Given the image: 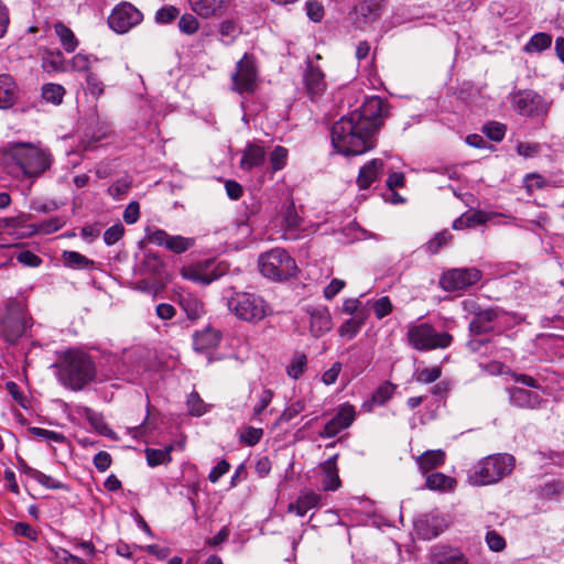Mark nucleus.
<instances>
[{
  "mask_svg": "<svg viewBox=\"0 0 564 564\" xmlns=\"http://www.w3.org/2000/svg\"><path fill=\"white\" fill-rule=\"evenodd\" d=\"M355 419L356 410L354 405L343 403L337 408L334 417L326 423L319 436L323 438L335 437L343 430L348 429L354 423Z\"/></svg>",
  "mask_w": 564,
  "mask_h": 564,
  "instance_id": "14",
  "label": "nucleus"
},
{
  "mask_svg": "<svg viewBox=\"0 0 564 564\" xmlns=\"http://www.w3.org/2000/svg\"><path fill=\"white\" fill-rule=\"evenodd\" d=\"M130 188V182L127 180H118L113 182L109 188L108 193L111 195L115 199H120L122 196H124Z\"/></svg>",
  "mask_w": 564,
  "mask_h": 564,
  "instance_id": "64",
  "label": "nucleus"
},
{
  "mask_svg": "<svg viewBox=\"0 0 564 564\" xmlns=\"http://www.w3.org/2000/svg\"><path fill=\"white\" fill-rule=\"evenodd\" d=\"M484 133L492 141H501L506 134V127L499 122H490L482 129Z\"/></svg>",
  "mask_w": 564,
  "mask_h": 564,
  "instance_id": "57",
  "label": "nucleus"
},
{
  "mask_svg": "<svg viewBox=\"0 0 564 564\" xmlns=\"http://www.w3.org/2000/svg\"><path fill=\"white\" fill-rule=\"evenodd\" d=\"M29 475L32 478H34L37 482H40L41 485L45 486L46 488L55 489V488H59L61 487V482L59 481H57L53 477L47 476L44 473L39 471L36 469L29 468Z\"/></svg>",
  "mask_w": 564,
  "mask_h": 564,
  "instance_id": "63",
  "label": "nucleus"
},
{
  "mask_svg": "<svg viewBox=\"0 0 564 564\" xmlns=\"http://www.w3.org/2000/svg\"><path fill=\"white\" fill-rule=\"evenodd\" d=\"M319 502V496L315 492L302 494L294 503L289 505V511L295 512L299 517H304L306 512L316 507Z\"/></svg>",
  "mask_w": 564,
  "mask_h": 564,
  "instance_id": "35",
  "label": "nucleus"
},
{
  "mask_svg": "<svg viewBox=\"0 0 564 564\" xmlns=\"http://www.w3.org/2000/svg\"><path fill=\"white\" fill-rule=\"evenodd\" d=\"M65 221L59 217H54L51 219L43 220L37 225H29L28 226V236L35 234L48 235L57 231L63 227Z\"/></svg>",
  "mask_w": 564,
  "mask_h": 564,
  "instance_id": "39",
  "label": "nucleus"
},
{
  "mask_svg": "<svg viewBox=\"0 0 564 564\" xmlns=\"http://www.w3.org/2000/svg\"><path fill=\"white\" fill-rule=\"evenodd\" d=\"M221 340V334L217 329L206 327L202 332H196L193 336V347L198 352H205L216 348Z\"/></svg>",
  "mask_w": 564,
  "mask_h": 564,
  "instance_id": "25",
  "label": "nucleus"
},
{
  "mask_svg": "<svg viewBox=\"0 0 564 564\" xmlns=\"http://www.w3.org/2000/svg\"><path fill=\"white\" fill-rule=\"evenodd\" d=\"M406 338L409 345L420 351L445 349L453 341V336L449 333L437 332L429 323L410 324Z\"/></svg>",
  "mask_w": 564,
  "mask_h": 564,
  "instance_id": "6",
  "label": "nucleus"
},
{
  "mask_svg": "<svg viewBox=\"0 0 564 564\" xmlns=\"http://www.w3.org/2000/svg\"><path fill=\"white\" fill-rule=\"evenodd\" d=\"M289 151L282 145H276L269 155L271 167L274 172L282 170L286 165Z\"/></svg>",
  "mask_w": 564,
  "mask_h": 564,
  "instance_id": "47",
  "label": "nucleus"
},
{
  "mask_svg": "<svg viewBox=\"0 0 564 564\" xmlns=\"http://www.w3.org/2000/svg\"><path fill=\"white\" fill-rule=\"evenodd\" d=\"M383 170L381 159H372L366 163L359 171L357 184L361 189H367L379 177Z\"/></svg>",
  "mask_w": 564,
  "mask_h": 564,
  "instance_id": "27",
  "label": "nucleus"
},
{
  "mask_svg": "<svg viewBox=\"0 0 564 564\" xmlns=\"http://www.w3.org/2000/svg\"><path fill=\"white\" fill-rule=\"evenodd\" d=\"M13 533L17 536H23L30 541H36L39 538L37 531L25 522H17L13 525Z\"/></svg>",
  "mask_w": 564,
  "mask_h": 564,
  "instance_id": "59",
  "label": "nucleus"
},
{
  "mask_svg": "<svg viewBox=\"0 0 564 564\" xmlns=\"http://www.w3.org/2000/svg\"><path fill=\"white\" fill-rule=\"evenodd\" d=\"M306 14L313 22L322 21L324 17V7L319 1L308 0L305 3Z\"/></svg>",
  "mask_w": 564,
  "mask_h": 564,
  "instance_id": "62",
  "label": "nucleus"
},
{
  "mask_svg": "<svg viewBox=\"0 0 564 564\" xmlns=\"http://www.w3.org/2000/svg\"><path fill=\"white\" fill-rule=\"evenodd\" d=\"M75 412L78 416H84L90 424V426L96 430L99 434L109 435L111 430L105 423L102 416L88 408L85 406H76Z\"/></svg>",
  "mask_w": 564,
  "mask_h": 564,
  "instance_id": "36",
  "label": "nucleus"
},
{
  "mask_svg": "<svg viewBox=\"0 0 564 564\" xmlns=\"http://www.w3.org/2000/svg\"><path fill=\"white\" fill-rule=\"evenodd\" d=\"M442 375L440 367L424 368L416 372V381L421 383H432L436 381Z\"/></svg>",
  "mask_w": 564,
  "mask_h": 564,
  "instance_id": "60",
  "label": "nucleus"
},
{
  "mask_svg": "<svg viewBox=\"0 0 564 564\" xmlns=\"http://www.w3.org/2000/svg\"><path fill=\"white\" fill-rule=\"evenodd\" d=\"M303 83L306 94L312 100L319 98L327 87L324 73L318 66L313 65L311 62L307 63L304 72Z\"/></svg>",
  "mask_w": 564,
  "mask_h": 564,
  "instance_id": "21",
  "label": "nucleus"
},
{
  "mask_svg": "<svg viewBox=\"0 0 564 564\" xmlns=\"http://www.w3.org/2000/svg\"><path fill=\"white\" fill-rule=\"evenodd\" d=\"M181 273L184 279L203 285L210 284L220 275L216 273L215 263L212 260H205L193 265L184 267Z\"/></svg>",
  "mask_w": 564,
  "mask_h": 564,
  "instance_id": "19",
  "label": "nucleus"
},
{
  "mask_svg": "<svg viewBox=\"0 0 564 564\" xmlns=\"http://www.w3.org/2000/svg\"><path fill=\"white\" fill-rule=\"evenodd\" d=\"M275 221L281 226L284 239L295 240L299 238L300 231L303 230V219L299 216L293 200H290L282 206L280 215L276 217Z\"/></svg>",
  "mask_w": 564,
  "mask_h": 564,
  "instance_id": "15",
  "label": "nucleus"
},
{
  "mask_svg": "<svg viewBox=\"0 0 564 564\" xmlns=\"http://www.w3.org/2000/svg\"><path fill=\"white\" fill-rule=\"evenodd\" d=\"M455 479L443 473H432L426 476L425 485L431 490L447 491L455 487Z\"/></svg>",
  "mask_w": 564,
  "mask_h": 564,
  "instance_id": "38",
  "label": "nucleus"
},
{
  "mask_svg": "<svg viewBox=\"0 0 564 564\" xmlns=\"http://www.w3.org/2000/svg\"><path fill=\"white\" fill-rule=\"evenodd\" d=\"M228 310L245 322H259L269 311L268 303L258 294L250 292H235L227 299Z\"/></svg>",
  "mask_w": 564,
  "mask_h": 564,
  "instance_id": "5",
  "label": "nucleus"
},
{
  "mask_svg": "<svg viewBox=\"0 0 564 564\" xmlns=\"http://www.w3.org/2000/svg\"><path fill=\"white\" fill-rule=\"evenodd\" d=\"M499 311L496 308H487L475 314L469 323V330L475 335L491 333L497 327Z\"/></svg>",
  "mask_w": 564,
  "mask_h": 564,
  "instance_id": "23",
  "label": "nucleus"
},
{
  "mask_svg": "<svg viewBox=\"0 0 564 564\" xmlns=\"http://www.w3.org/2000/svg\"><path fill=\"white\" fill-rule=\"evenodd\" d=\"M180 11L174 6H165L155 12V22L160 24H166L177 18Z\"/></svg>",
  "mask_w": 564,
  "mask_h": 564,
  "instance_id": "53",
  "label": "nucleus"
},
{
  "mask_svg": "<svg viewBox=\"0 0 564 564\" xmlns=\"http://www.w3.org/2000/svg\"><path fill=\"white\" fill-rule=\"evenodd\" d=\"M308 316L310 333L315 338H319L333 328V318L330 312L325 305L305 307Z\"/></svg>",
  "mask_w": 564,
  "mask_h": 564,
  "instance_id": "17",
  "label": "nucleus"
},
{
  "mask_svg": "<svg viewBox=\"0 0 564 564\" xmlns=\"http://www.w3.org/2000/svg\"><path fill=\"white\" fill-rule=\"evenodd\" d=\"M180 306L192 321L200 318L205 313L202 301L189 293L180 295Z\"/></svg>",
  "mask_w": 564,
  "mask_h": 564,
  "instance_id": "33",
  "label": "nucleus"
},
{
  "mask_svg": "<svg viewBox=\"0 0 564 564\" xmlns=\"http://www.w3.org/2000/svg\"><path fill=\"white\" fill-rule=\"evenodd\" d=\"M368 316V311H362L358 313V317H350L345 321L338 328L339 336L348 340L352 339L360 332Z\"/></svg>",
  "mask_w": 564,
  "mask_h": 564,
  "instance_id": "31",
  "label": "nucleus"
},
{
  "mask_svg": "<svg viewBox=\"0 0 564 564\" xmlns=\"http://www.w3.org/2000/svg\"><path fill=\"white\" fill-rule=\"evenodd\" d=\"M29 327L25 303L19 299H10L6 314L0 319V336L9 344H15Z\"/></svg>",
  "mask_w": 564,
  "mask_h": 564,
  "instance_id": "7",
  "label": "nucleus"
},
{
  "mask_svg": "<svg viewBox=\"0 0 564 564\" xmlns=\"http://www.w3.org/2000/svg\"><path fill=\"white\" fill-rule=\"evenodd\" d=\"M514 468V457L510 454H494L479 460L468 474V482L474 486H488L499 482Z\"/></svg>",
  "mask_w": 564,
  "mask_h": 564,
  "instance_id": "3",
  "label": "nucleus"
},
{
  "mask_svg": "<svg viewBox=\"0 0 564 564\" xmlns=\"http://www.w3.org/2000/svg\"><path fill=\"white\" fill-rule=\"evenodd\" d=\"M552 44V36L547 33L540 32L534 34L524 45V52L534 53L549 48Z\"/></svg>",
  "mask_w": 564,
  "mask_h": 564,
  "instance_id": "40",
  "label": "nucleus"
},
{
  "mask_svg": "<svg viewBox=\"0 0 564 564\" xmlns=\"http://www.w3.org/2000/svg\"><path fill=\"white\" fill-rule=\"evenodd\" d=\"M86 80V93L90 94L95 100L104 93V84L99 79L98 75L94 72H88L85 75Z\"/></svg>",
  "mask_w": 564,
  "mask_h": 564,
  "instance_id": "48",
  "label": "nucleus"
},
{
  "mask_svg": "<svg viewBox=\"0 0 564 564\" xmlns=\"http://www.w3.org/2000/svg\"><path fill=\"white\" fill-rule=\"evenodd\" d=\"M382 0H362L352 11V22L358 29L373 23L381 14Z\"/></svg>",
  "mask_w": 564,
  "mask_h": 564,
  "instance_id": "20",
  "label": "nucleus"
},
{
  "mask_svg": "<svg viewBox=\"0 0 564 564\" xmlns=\"http://www.w3.org/2000/svg\"><path fill=\"white\" fill-rule=\"evenodd\" d=\"M172 451V446H169L164 449L156 448H147L145 456L147 462L151 467L159 466L164 464L171 459L170 453Z\"/></svg>",
  "mask_w": 564,
  "mask_h": 564,
  "instance_id": "45",
  "label": "nucleus"
},
{
  "mask_svg": "<svg viewBox=\"0 0 564 564\" xmlns=\"http://www.w3.org/2000/svg\"><path fill=\"white\" fill-rule=\"evenodd\" d=\"M517 111L527 117L544 115L547 111V102L533 90H521L513 97Z\"/></svg>",
  "mask_w": 564,
  "mask_h": 564,
  "instance_id": "13",
  "label": "nucleus"
},
{
  "mask_svg": "<svg viewBox=\"0 0 564 564\" xmlns=\"http://www.w3.org/2000/svg\"><path fill=\"white\" fill-rule=\"evenodd\" d=\"M65 93L66 90L63 86L52 83L43 85L41 90L42 98L46 102H51L56 106L63 101Z\"/></svg>",
  "mask_w": 564,
  "mask_h": 564,
  "instance_id": "41",
  "label": "nucleus"
},
{
  "mask_svg": "<svg viewBox=\"0 0 564 564\" xmlns=\"http://www.w3.org/2000/svg\"><path fill=\"white\" fill-rule=\"evenodd\" d=\"M17 176L35 178L42 175L51 165L50 155L31 143H15L10 148Z\"/></svg>",
  "mask_w": 564,
  "mask_h": 564,
  "instance_id": "2",
  "label": "nucleus"
},
{
  "mask_svg": "<svg viewBox=\"0 0 564 564\" xmlns=\"http://www.w3.org/2000/svg\"><path fill=\"white\" fill-rule=\"evenodd\" d=\"M28 220L29 216L25 214L15 217L0 218V232L15 236L28 235Z\"/></svg>",
  "mask_w": 564,
  "mask_h": 564,
  "instance_id": "30",
  "label": "nucleus"
},
{
  "mask_svg": "<svg viewBox=\"0 0 564 564\" xmlns=\"http://www.w3.org/2000/svg\"><path fill=\"white\" fill-rule=\"evenodd\" d=\"M509 403L523 410H536L545 402L539 392L522 387H509L506 389Z\"/></svg>",
  "mask_w": 564,
  "mask_h": 564,
  "instance_id": "18",
  "label": "nucleus"
},
{
  "mask_svg": "<svg viewBox=\"0 0 564 564\" xmlns=\"http://www.w3.org/2000/svg\"><path fill=\"white\" fill-rule=\"evenodd\" d=\"M388 112L389 105L381 97L366 98L359 108L333 124L330 140L334 149L346 156L361 155L372 150Z\"/></svg>",
  "mask_w": 564,
  "mask_h": 564,
  "instance_id": "1",
  "label": "nucleus"
},
{
  "mask_svg": "<svg viewBox=\"0 0 564 564\" xmlns=\"http://www.w3.org/2000/svg\"><path fill=\"white\" fill-rule=\"evenodd\" d=\"M42 68L46 73H58L66 69V62L61 51L45 50L42 54Z\"/></svg>",
  "mask_w": 564,
  "mask_h": 564,
  "instance_id": "32",
  "label": "nucleus"
},
{
  "mask_svg": "<svg viewBox=\"0 0 564 564\" xmlns=\"http://www.w3.org/2000/svg\"><path fill=\"white\" fill-rule=\"evenodd\" d=\"M447 527L445 518L436 512L420 516L414 521V529L422 540H432L440 535Z\"/></svg>",
  "mask_w": 564,
  "mask_h": 564,
  "instance_id": "16",
  "label": "nucleus"
},
{
  "mask_svg": "<svg viewBox=\"0 0 564 564\" xmlns=\"http://www.w3.org/2000/svg\"><path fill=\"white\" fill-rule=\"evenodd\" d=\"M6 390L12 399L23 409H28L29 400L21 388L14 381L6 382Z\"/></svg>",
  "mask_w": 564,
  "mask_h": 564,
  "instance_id": "49",
  "label": "nucleus"
},
{
  "mask_svg": "<svg viewBox=\"0 0 564 564\" xmlns=\"http://www.w3.org/2000/svg\"><path fill=\"white\" fill-rule=\"evenodd\" d=\"M306 409V402L304 399H299L291 402L279 416L276 424L286 423L296 417Z\"/></svg>",
  "mask_w": 564,
  "mask_h": 564,
  "instance_id": "44",
  "label": "nucleus"
},
{
  "mask_svg": "<svg viewBox=\"0 0 564 564\" xmlns=\"http://www.w3.org/2000/svg\"><path fill=\"white\" fill-rule=\"evenodd\" d=\"M492 217V214H489L484 210H474L469 213H465V219L467 225L470 227H475L478 225H484L489 221Z\"/></svg>",
  "mask_w": 564,
  "mask_h": 564,
  "instance_id": "55",
  "label": "nucleus"
},
{
  "mask_svg": "<svg viewBox=\"0 0 564 564\" xmlns=\"http://www.w3.org/2000/svg\"><path fill=\"white\" fill-rule=\"evenodd\" d=\"M178 28L185 34H194L199 28V22L193 14H184L178 20Z\"/></svg>",
  "mask_w": 564,
  "mask_h": 564,
  "instance_id": "58",
  "label": "nucleus"
},
{
  "mask_svg": "<svg viewBox=\"0 0 564 564\" xmlns=\"http://www.w3.org/2000/svg\"><path fill=\"white\" fill-rule=\"evenodd\" d=\"M431 564H468V561L459 550L442 546L434 549Z\"/></svg>",
  "mask_w": 564,
  "mask_h": 564,
  "instance_id": "28",
  "label": "nucleus"
},
{
  "mask_svg": "<svg viewBox=\"0 0 564 564\" xmlns=\"http://www.w3.org/2000/svg\"><path fill=\"white\" fill-rule=\"evenodd\" d=\"M562 492H564V481L561 479H553L541 488V496L544 498H551Z\"/></svg>",
  "mask_w": 564,
  "mask_h": 564,
  "instance_id": "61",
  "label": "nucleus"
},
{
  "mask_svg": "<svg viewBox=\"0 0 564 564\" xmlns=\"http://www.w3.org/2000/svg\"><path fill=\"white\" fill-rule=\"evenodd\" d=\"M73 550L77 554H73V564H90V557L94 554V545L91 542L73 543Z\"/></svg>",
  "mask_w": 564,
  "mask_h": 564,
  "instance_id": "42",
  "label": "nucleus"
},
{
  "mask_svg": "<svg viewBox=\"0 0 564 564\" xmlns=\"http://www.w3.org/2000/svg\"><path fill=\"white\" fill-rule=\"evenodd\" d=\"M445 460V453L441 449H430L416 457L420 470L425 474L441 465Z\"/></svg>",
  "mask_w": 564,
  "mask_h": 564,
  "instance_id": "34",
  "label": "nucleus"
},
{
  "mask_svg": "<svg viewBox=\"0 0 564 564\" xmlns=\"http://www.w3.org/2000/svg\"><path fill=\"white\" fill-rule=\"evenodd\" d=\"M143 20L142 12L132 3L123 1L118 3L108 17V25L116 33L124 34Z\"/></svg>",
  "mask_w": 564,
  "mask_h": 564,
  "instance_id": "8",
  "label": "nucleus"
},
{
  "mask_svg": "<svg viewBox=\"0 0 564 564\" xmlns=\"http://www.w3.org/2000/svg\"><path fill=\"white\" fill-rule=\"evenodd\" d=\"M265 150L257 143H248L242 151L240 167L245 171L261 167L265 162Z\"/></svg>",
  "mask_w": 564,
  "mask_h": 564,
  "instance_id": "24",
  "label": "nucleus"
},
{
  "mask_svg": "<svg viewBox=\"0 0 564 564\" xmlns=\"http://www.w3.org/2000/svg\"><path fill=\"white\" fill-rule=\"evenodd\" d=\"M258 265L261 274L273 281L288 280L297 271L295 260L282 248H274L261 253Z\"/></svg>",
  "mask_w": 564,
  "mask_h": 564,
  "instance_id": "4",
  "label": "nucleus"
},
{
  "mask_svg": "<svg viewBox=\"0 0 564 564\" xmlns=\"http://www.w3.org/2000/svg\"><path fill=\"white\" fill-rule=\"evenodd\" d=\"M337 455L329 457L322 465L323 480L322 486L325 491H335L340 487V478L336 465Z\"/></svg>",
  "mask_w": 564,
  "mask_h": 564,
  "instance_id": "26",
  "label": "nucleus"
},
{
  "mask_svg": "<svg viewBox=\"0 0 564 564\" xmlns=\"http://www.w3.org/2000/svg\"><path fill=\"white\" fill-rule=\"evenodd\" d=\"M258 69L254 57L246 53L232 75L234 89L239 94L252 93L257 87Z\"/></svg>",
  "mask_w": 564,
  "mask_h": 564,
  "instance_id": "11",
  "label": "nucleus"
},
{
  "mask_svg": "<svg viewBox=\"0 0 564 564\" xmlns=\"http://www.w3.org/2000/svg\"><path fill=\"white\" fill-rule=\"evenodd\" d=\"M93 63H97V58H91L88 55L76 54L73 56V69L77 72H85V75L91 70Z\"/></svg>",
  "mask_w": 564,
  "mask_h": 564,
  "instance_id": "54",
  "label": "nucleus"
},
{
  "mask_svg": "<svg viewBox=\"0 0 564 564\" xmlns=\"http://www.w3.org/2000/svg\"><path fill=\"white\" fill-rule=\"evenodd\" d=\"M53 372L58 382L66 389L70 388V349L64 351V359L52 365Z\"/></svg>",
  "mask_w": 564,
  "mask_h": 564,
  "instance_id": "37",
  "label": "nucleus"
},
{
  "mask_svg": "<svg viewBox=\"0 0 564 564\" xmlns=\"http://www.w3.org/2000/svg\"><path fill=\"white\" fill-rule=\"evenodd\" d=\"M481 279V272L477 268H457L444 272L440 279V285L444 291H462L476 284Z\"/></svg>",
  "mask_w": 564,
  "mask_h": 564,
  "instance_id": "10",
  "label": "nucleus"
},
{
  "mask_svg": "<svg viewBox=\"0 0 564 564\" xmlns=\"http://www.w3.org/2000/svg\"><path fill=\"white\" fill-rule=\"evenodd\" d=\"M451 239L452 235L447 230H444L436 234L431 240H429L425 247L431 253H436L443 246L447 245Z\"/></svg>",
  "mask_w": 564,
  "mask_h": 564,
  "instance_id": "50",
  "label": "nucleus"
},
{
  "mask_svg": "<svg viewBox=\"0 0 564 564\" xmlns=\"http://www.w3.org/2000/svg\"><path fill=\"white\" fill-rule=\"evenodd\" d=\"M361 295L360 297H348L343 301L341 312L348 315H354L352 317H358V313L362 311H368L366 307H361Z\"/></svg>",
  "mask_w": 564,
  "mask_h": 564,
  "instance_id": "51",
  "label": "nucleus"
},
{
  "mask_svg": "<svg viewBox=\"0 0 564 564\" xmlns=\"http://www.w3.org/2000/svg\"><path fill=\"white\" fill-rule=\"evenodd\" d=\"M240 34L239 26L234 21H224L219 25V35L220 41L229 45L231 44L236 37Z\"/></svg>",
  "mask_w": 564,
  "mask_h": 564,
  "instance_id": "46",
  "label": "nucleus"
},
{
  "mask_svg": "<svg viewBox=\"0 0 564 564\" xmlns=\"http://www.w3.org/2000/svg\"><path fill=\"white\" fill-rule=\"evenodd\" d=\"M307 357L302 352L293 355L290 365L286 367V373L292 379H299L306 369Z\"/></svg>",
  "mask_w": 564,
  "mask_h": 564,
  "instance_id": "43",
  "label": "nucleus"
},
{
  "mask_svg": "<svg viewBox=\"0 0 564 564\" xmlns=\"http://www.w3.org/2000/svg\"><path fill=\"white\" fill-rule=\"evenodd\" d=\"M377 318L381 319L392 312V303L388 296H381L371 303Z\"/></svg>",
  "mask_w": 564,
  "mask_h": 564,
  "instance_id": "52",
  "label": "nucleus"
},
{
  "mask_svg": "<svg viewBox=\"0 0 564 564\" xmlns=\"http://www.w3.org/2000/svg\"><path fill=\"white\" fill-rule=\"evenodd\" d=\"M124 227L118 223L109 227L104 234V241L107 246L117 243L123 236Z\"/></svg>",
  "mask_w": 564,
  "mask_h": 564,
  "instance_id": "56",
  "label": "nucleus"
},
{
  "mask_svg": "<svg viewBox=\"0 0 564 564\" xmlns=\"http://www.w3.org/2000/svg\"><path fill=\"white\" fill-rule=\"evenodd\" d=\"M17 100V84L11 75L0 74V109L11 108Z\"/></svg>",
  "mask_w": 564,
  "mask_h": 564,
  "instance_id": "29",
  "label": "nucleus"
},
{
  "mask_svg": "<svg viewBox=\"0 0 564 564\" xmlns=\"http://www.w3.org/2000/svg\"><path fill=\"white\" fill-rule=\"evenodd\" d=\"M73 390H80L96 378V367L89 356L73 349Z\"/></svg>",
  "mask_w": 564,
  "mask_h": 564,
  "instance_id": "12",
  "label": "nucleus"
},
{
  "mask_svg": "<svg viewBox=\"0 0 564 564\" xmlns=\"http://www.w3.org/2000/svg\"><path fill=\"white\" fill-rule=\"evenodd\" d=\"M231 2L232 0H188L192 11L204 19L223 15Z\"/></svg>",
  "mask_w": 564,
  "mask_h": 564,
  "instance_id": "22",
  "label": "nucleus"
},
{
  "mask_svg": "<svg viewBox=\"0 0 564 564\" xmlns=\"http://www.w3.org/2000/svg\"><path fill=\"white\" fill-rule=\"evenodd\" d=\"M145 238L149 243L163 247L169 251L181 254L189 250L195 245V239L181 235H170L163 229L148 227Z\"/></svg>",
  "mask_w": 564,
  "mask_h": 564,
  "instance_id": "9",
  "label": "nucleus"
}]
</instances>
